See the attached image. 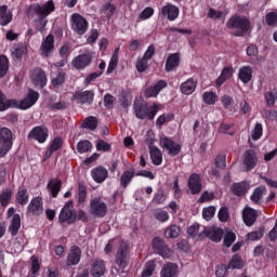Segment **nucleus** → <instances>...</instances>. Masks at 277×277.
Masks as SVG:
<instances>
[{
  "label": "nucleus",
  "instance_id": "obj_6",
  "mask_svg": "<svg viewBox=\"0 0 277 277\" xmlns=\"http://www.w3.org/2000/svg\"><path fill=\"white\" fill-rule=\"evenodd\" d=\"M90 213L93 217H105L107 215V203L101 197H95L90 201Z\"/></svg>",
  "mask_w": 277,
  "mask_h": 277
},
{
  "label": "nucleus",
  "instance_id": "obj_38",
  "mask_svg": "<svg viewBox=\"0 0 277 277\" xmlns=\"http://www.w3.org/2000/svg\"><path fill=\"white\" fill-rule=\"evenodd\" d=\"M18 230H21V215L14 214L9 226V233L14 237L18 235Z\"/></svg>",
  "mask_w": 277,
  "mask_h": 277
},
{
  "label": "nucleus",
  "instance_id": "obj_44",
  "mask_svg": "<svg viewBox=\"0 0 277 277\" xmlns=\"http://www.w3.org/2000/svg\"><path fill=\"white\" fill-rule=\"evenodd\" d=\"M202 100L206 105H215V103H217V93L213 91H206L202 94Z\"/></svg>",
  "mask_w": 277,
  "mask_h": 277
},
{
  "label": "nucleus",
  "instance_id": "obj_54",
  "mask_svg": "<svg viewBox=\"0 0 277 277\" xmlns=\"http://www.w3.org/2000/svg\"><path fill=\"white\" fill-rule=\"evenodd\" d=\"M265 101L269 107L274 106L277 101V88L265 93Z\"/></svg>",
  "mask_w": 277,
  "mask_h": 277
},
{
  "label": "nucleus",
  "instance_id": "obj_64",
  "mask_svg": "<svg viewBox=\"0 0 277 277\" xmlns=\"http://www.w3.org/2000/svg\"><path fill=\"white\" fill-rule=\"evenodd\" d=\"M262 116L267 120H272V121L277 120V110L264 109L262 111Z\"/></svg>",
  "mask_w": 277,
  "mask_h": 277
},
{
  "label": "nucleus",
  "instance_id": "obj_59",
  "mask_svg": "<svg viewBox=\"0 0 277 277\" xmlns=\"http://www.w3.org/2000/svg\"><path fill=\"white\" fill-rule=\"evenodd\" d=\"M155 272V262H147L143 269L142 277H150Z\"/></svg>",
  "mask_w": 277,
  "mask_h": 277
},
{
  "label": "nucleus",
  "instance_id": "obj_30",
  "mask_svg": "<svg viewBox=\"0 0 277 277\" xmlns=\"http://www.w3.org/2000/svg\"><path fill=\"white\" fill-rule=\"evenodd\" d=\"M149 155L154 166H161L163 163V154L159 147L155 145L149 146Z\"/></svg>",
  "mask_w": 277,
  "mask_h": 277
},
{
  "label": "nucleus",
  "instance_id": "obj_49",
  "mask_svg": "<svg viewBox=\"0 0 277 277\" xmlns=\"http://www.w3.org/2000/svg\"><path fill=\"white\" fill-rule=\"evenodd\" d=\"M12 199V189L5 188L1 194H0V203L3 207H8L10 205V200Z\"/></svg>",
  "mask_w": 277,
  "mask_h": 277
},
{
  "label": "nucleus",
  "instance_id": "obj_21",
  "mask_svg": "<svg viewBox=\"0 0 277 277\" xmlns=\"http://www.w3.org/2000/svg\"><path fill=\"white\" fill-rule=\"evenodd\" d=\"M187 235L196 241H201V239H205V226L195 223L188 227Z\"/></svg>",
  "mask_w": 277,
  "mask_h": 277
},
{
  "label": "nucleus",
  "instance_id": "obj_16",
  "mask_svg": "<svg viewBox=\"0 0 277 277\" xmlns=\"http://www.w3.org/2000/svg\"><path fill=\"white\" fill-rule=\"evenodd\" d=\"M259 163V157H256V151L254 149H249L245 151L243 155V166L246 167L247 172L254 170Z\"/></svg>",
  "mask_w": 277,
  "mask_h": 277
},
{
  "label": "nucleus",
  "instance_id": "obj_56",
  "mask_svg": "<svg viewBox=\"0 0 277 277\" xmlns=\"http://www.w3.org/2000/svg\"><path fill=\"white\" fill-rule=\"evenodd\" d=\"M263 137V124L256 123L252 133L251 138L254 140V142L261 140Z\"/></svg>",
  "mask_w": 277,
  "mask_h": 277
},
{
  "label": "nucleus",
  "instance_id": "obj_23",
  "mask_svg": "<svg viewBox=\"0 0 277 277\" xmlns=\"http://www.w3.org/2000/svg\"><path fill=\"white\" fill-rule=\"evenodd\" d=\"M203 232L205 237H208L212 241H222V236L224 235L222 228L215 226L203 227Z\"/></svg>",
  "mask_w": 277,
  "mask_h": 277
},
{
  "label": "nucleus",
  "instance_id": "obj_52",
  "mask_svg": "<svg viewBox=\"0 0 277 277\" xmlns=\"http://www.w3.org/2000/svg\"><path fill=\"white\" fill-rule=\"evenodd\" d=\"M154 217L156 220H158V222L163 223V222H168V220H170V214L166 210L158 209V210H155Z\"/></svg>",
  "mask_w": 277,
  "mask_h": 277
},
{
  "label": "nucleus",
  "instance_id": "obj_31",
  "mask_svg": "<svg viewBox=\"0 0 277 277\" xmlns=\"http://www.w3.org/2000/svg\"><path fill=\"white\" fill-rule=\"evenodd\" d=\"M52 85L54 88H60V85H64L66 82V72L62 69H57L51 74Z\"/></svg>",
  "mask_w": 277,
  "mask_h": 277
},
{
  "label": "nucleus",
  "instance_id": "obj_50",
  "mask_svg": "<svg viewBox=\"0 0 277 277\" xmlns=\"http://www.w3.org/2000/svg\"><path fill=\"white\" fill-rule=\"evenodd\" d=\"M173 114L160 115L156 120V127H158V129H161L166 124V122H170L171 120H173Z\"/></svg>",
  "mask_w": 277,
  "mask_h": 277
},
{
  "label": "nucleus",
  "instance_id": "obj_18",
  "mask_svg": "<svg viewBox=\"0 0 277 277\" xmlns=\"http://www.w3.org/2000/svg\"><path fill=\"white\" fill-rule=\"evenodd\" d=\"M153 248L157 250L162 259H170L172 256V250L166 246V242L161 238H154Z\"/></svg>",
  "mask_w": 277,
  "mask_h": 277
},
{
  "label": "nucleus",
  "instance_id": "obj_20",
  "mask_svg": "<svg viewBox=\"0 0 277 277\" xmlns=\"http://www.w3.org/2000/svg\"><path fill=\"white\" fill-rule=\"evenodd\" d=\"M30 79L34 85H37L38 88H44V85H47V74H44V70L41 68L35 69L30 75Z\"/></svg>",
  "mask_w": 277,
  "mask_h": 277
},
{
  "label": "nucleus",
  "instance_id": "obj_4",
  "mask_svg": "<svg viewBox=\"0 0 277 277\" xmlns=\"http://www.w3.org/2000/svg\"><path fill=\"white\" fill-rule=\"evenodd\" d=\"M227 27L234 36H243L250 29V21L241 16H233L227 22Z\"/></svg>",
  "mask_w": 277,
  "mask_h": 277
},
{
  "label": "nucleus",
  "instance_id": "obj_14",
  "mask_svg": "<svg viewBox=\"0 0 277 277\" xmlns=\"http://www.w3.org/2000/svg\"><path fill=\"white\" fill-rule=\"evenodd\" d=\"M72 207V201H69L61 211L58 215V222L64 223L67 222L68 224H74L75 220H77V214L75 211L70 209Z\"/></svg>",
  "mask_w": 277,
  "mask_h": 277
},
{
  "label": "nucleus",
  "instance_id": "obj_63",
  "mask_svg": "<svg viewBox=\"0 0 277 277\" xmlns=\"http://www.w3.org/2000/svg\"><path fill=\"white\" fill-rule=\"evenodd\" d=\"M266 24L271 27L274 25H277V13L276 12H269L265 16Z\"/></svg>",
  "mask_w": 277,
  "mask_h": 277
},
{
  "label": "nucleus",
  "instance_id": "obj_29",
  "mask_svg": "<svg viewBox=\"0 0 277 277\" xmlns=\"http://www.w3.org/2000/svg\"><path fill=\"white\" fill-rule=\"evenodd\" d=\"M197 85L198 81L194 78H189L181 84L180 91L182 92V94H186L187 96H189V94H194V92H196Z\"/></svg>",
  "mask_w": 277,
  "mask_h": 277
},
{
  "label": "nucleus",
  "instance_id": "obj_11",
  "mask_svg": "<svg viewBox=\"0 0 277 277\" xmlns=\"http://www.w3.org/2000/svg\"><path fill=\"white\" fill-rule=\"evenodd\" d=\"M28 137L36 140L39 144H44L47 140H49V129H47V127L37 126L29 131Z\"/></svg>",
  "mask_w": 277,
  "mask_h": 277
},
{
  "label": "nucleus",
  "instance_id": "obj_22",
  "mask_svg": "<svg viewBox=\"0 0 277 277\" xmlns=\"http://www.w3.org/2000/svg\"><path fill=\"white\" fill-rule=\"evenodd\" d=\"M164 88H168V82H166V80H159L155 85H151L145 90L146 98H155L159 96V92H161V90Z\"/></svg>",
  "mask_w": 277,
  "mask_h": 277
},
{
  "label": "nucleus",
  "instance_id": "obj_25",
  "mask_svg": "<svg viewBox=\"0 0 277 277\" xmlns=\"http://www.w3.org/2000/svg\"><path fill=\"white\" fill-rule=\"evenodd\" d=\"M256 217H259V213L256 210L246 207L242 211V220L247 226H253L254 222H256Z\"/></svg>",
  "mask_w": 277,
  "mask_h": 277
},
{
  "label": "nucleus",
  "instance_id": "obj_61",
  "mask_svg": "<svg viewBox=\"0 0 277 277\" xmlns=\"http://www.w3.org/2000/svg\"><path fill=\"white\" fill-rule=\"evenodd\" d=\"M235 239H237V236L235 235V233L233 232H228L225 237H224V246L226 248H230V246H233V243H235Z\"/></svg>",
  "mask_w": 277,
  "mask_h": 277
},
{
  "label": "nucleus",
  "instance_id": "obj_2",
  "mask_svg": "<svg viewBox=\"0 0 277 277\" xmlns=\"http://www.w3.org/2000/svg\"><path fill=\"white\" fill-rule=\"evenodd\" d=\"M30 12H34V14H37V16H40V21H39V26L38 29L39 31H44V27H47V21H44L43 18H47V16H49V14H51V12H54L55 10V4L53 3V1H48L45 4L40 5V4H32L29 8Z\"/></svg>",
  "mask_w": 277,
  "mask_h": 277
},
{
  "label": "nucleus",
  "instance_id": "obj_46",
  "mask_svg": "<svg viewBox=\"0 0 277 277\" xmlns=\"http://www.w3.org/2000/svg\"><path fill=\"white\" fill-rule=\"evenodd\" d=\"M10 69V61L8 56L1 55L0 56V77H5L8 75V70Z\"/></svg>",
  "mask_w": 277,
  "mask_h": 277
},
{
  "label": "nucleus",
  "instance_id": "obj_19",
  "mask_svg": "<svg viewBox=\"0 0 277 277\" xmlns=\"http://www.w3.org/2000/svg\"><path fill=\"white\" fill-rule=\"evenodd\" d=\"M105 272H107V267L104 260H94L91 264L90 274L93 277H102L105 276Z\"/></svg>",
  "mask_w": 277,
  "mask_h": 277
},
{
  "label": "nucleus",
  "instance_id": "obj_27",
  "mask_svg": "<svg viewBox=\"0 0 277 277\" xmlns=\"http://www.w3.org/2000/svg\"><path fill=\"white\" fill-rule=\"evenodd\" d=\"M81 261V248L72 246L67 254V265H79Z\"/></svg>",
  "mask_w": 277,
  "mask_h": 277
},
{
  "label": "nucleus",
  "instance_id": "obj_51",
  "mask_svg": "<svg viewBox=\"0 0 277 277\" xmlns=\"http://www.w3.org/2000/svg\"><path fill=\"white\" fill-rule=\"evenodd\" d=\"M263 194H265V187L260 186L254 189L253 194L251 195V200L256 205L261 202V199L263 198Z\"/></svg>",
  "mask_w": 277,
  "mask_h": 277
},
{
  "label": "nucleus",
  "instance_id": "obj_7",
  "mask_svg": "<svg viewBox=\"0 0 277 277\" xmlns=\"http://www.w3.org/2000/svg\"><path fill=\"white\" fill-rule=\"evenodd\" d=\"M38 98H40V93L29 89L27 95L22 100H16V109H29L30 107H34L35 103H38Z\"/></svg>",
  "mask_w": 277,
  "mask_h": 277
},
{
  "label": "nucleus",
  "instance_id": "obj_24",
  "mask_svg": "<svg viewBox=\"0 0 277 277\" xmlns=\"http://www.w3.org/2000/svg\"><path fill=\"white\" fill-rule=\"evenodd\" d=\"M188 188L190 194H200L202 192V182L200 181V175L193 173L188 179Z\"/></svg>",
  "mask_w": 277,
  "mask_h": 277
},
{
  "label": "nucleus",
  "instance_id": "obj_34",
  "mask_svg": "<svg viewBox=\"0 0 277 277\" xmlns=\"http://www.w3.org/2000/svg\"><path fill=\"white\" fill-rule=\"evenodd\" d=\"M62 189V180L52 179L48 183V190L50 192L52 198H57V194Z\"/></svg>",
  "mask_w": 277,
  "mask_h": 277
},
{
  "label": "nucleus",
  "instance_id": "obj_42",
  "mask_svg": "<svg viewBox=\"0 0 277 277\" xmlns=\"http://www.w3.org/2000/svg\"><path fill=\"white\" fill-rule=\"evenodd\" d=\"M179 235H181V227L177 225H170L164 230V237H167V239H176Z\"/></svg>",
  "mask_w": 277,
  "mask_h": 277
},
{
  "label": "nucleus",
  "instance_id": "obj_32",
  "mask_svg": "<svg viewBox=\"0 0 277 277\" xmlns=\"http://www.w3.org/2000/svg\"><path fill=\"white\" fill-rule=\"evenodd\" d=\"M161 277H177L179 276V265L174 263H167L160 273Z\"/></svg>",
  "mask_w": 277,
  "mask_h": 277
},
{
  "label": "nucleus",
  "instance_id": "obj_48",
  "mask_svg": "<svg viewBox=\"0 0 277 277\" xmlns=\"http://www.w3.org/2000/svg\"><path fill=\"white\" fill-rule=\"evenodd\" d=\"M16 201L24 207L29 202V195L27 194V189L22 188L16 194Z\"/></svg>",
  "mask_w": 277,
  "mask_h": 277
},
{
  "label": "nucleus",
  "instance_id": "obj_40",
  "mask_svg": "<svg viewBox=\"0 0 277 277\" xmlns=\"http://www.w3.org/2000/svg\"><path fill=\"white\" fill-rule=\"evenodd\" d=\"M135 170H127L121 174L120 177V185L123 188L129 187V185L131 184V182L133 181V177L135 176Z\"/></svg>",
  "mask_w": 277,
  "mask_h": 277
},
{
  "label": "nucleus",
  "instance_id": "obj_28",
  "mask_svg": "<svg viewBox=\"0 0 277 277\" xmlns=\"http://www.w3.org/2000/svg\"><path fill=\"white\" fill-rule=\"evenodd\" d=\"M91 175L95 183H105L107 176H109V171L104 167H96L91 170Z\"/></svg>",
  "mask_w": 277,
  "mask_h": 277
},
{
  "label": "nucleus",
  "instance_id": "obj_12",
  "mask_svg": "<svg viewBox=\"0 0 277 277\" xmlns=\"http://www.w3.org/2000/svg\"><path fill=\"white\" fill-rule=\"evenodd\" d=\"M71 29H74L76 34H78L79 36H83V34L88 31V21L83 16L79 14H74L71 16Z\"/></svg>",
  "mask_w": 277,
  "mask_h": 277
},
{
  "label": "nucleus",
  "instance_id": "obj_3",
  "mask_svg": "<svg viewBox=\"0 0 277 277\" xmlns=\"http://www.w3.org/2000/svg\"><path fill=\"white\" fill-rule=\"evenodd\" d=\"M159 104H154L151 107H148V104L134 103V116H136L138 120H155V117L159 114Z\"/></svg>",
  "mask_w": 277,
  "mask_h": 277
},
{
  "label": "nucleus",
  "instance_id": "obj_1",
  "mask_svg": "<svg viewBox=\"0 0 277 277\" xmlns=\"http://www.w3.org/2000/svg\"><path fill=\"white\" fill-rule=\"evenodd\" d=\"M119 246L116 253L115 259V269L117 274H124L127 272V267H129V263L131 261V248L129 243L120 240V238H115L108 241L104 251L106 254H110V252Z\"/></svg>",
  "mask_w": 277,
  "mask_h": 277
},
{
  "label": "nucleus",
  "instance_id": "obj_60",
  "mask_svg": "<svg viewBox=\"0 0 277 277\" xmlns=\"http://www.w3.org/2000/svg\"><path fill=\"white\" fill-rule=\"evenodd\" d=\"M259 239H263V229L251 232L247 234L248 241H259Z\"/></svg>",
  "mask_w": 277,
  "mask_h": 277
},
{
  "label": "nucleus",
  "instance_id": "obj_33",
  "mask_svg": "<svg viewBox=\"0 0 277 277\" xmlns=\"http://www.w3.org/2000/svg\"><path fill=\"white\" fill-rule=\"evenodd\" d=\"M238 78L245 84L250 83V81H252V67L249 65L240 67L238 70Z\"/></svg>",
  "mask_w": 277,
  "mask_h": 277
},
{
  "label": "nucleus",
  "instance_id": "obj_36",
  "mask_svg": "<svg viewBox=\"0 0 277 277\" xmlns=\"http://www.w3.org/2000/svg\"><path fill=\"white\" fill-rule=\"evenodd\" d=\"M248 189H250L248 182L234 183L232 186V192L235 196H243V194H247Z\"/></svg>",
  "mask_w": 277,
  "mask_h": 277
},
{
  "label": "nucleus",
  "instance_id": "obj_5",
  "mask_svg": "<svg viewBox=\"0 0 277 277\" xmlns=\"http://www.w3.org/2000/svg\"><path fill=\"white\" fill-rule=\"evenodd\" d=\"M12 148V131L8 128H0V157H5Z\"/></svg>",
  "mask_w": 277,
  "mask_h": 277
},
{
  "label": "nucleus",
  "instance_id": "obj_35",
  "mask_svg": "<svg viewBox=\"0 0 277 277\" xmlns=\"http://www.w3.org/2000/svg\"><path fill=\"white\" fill-rule=\"evenodd\" d=\"M234 72L235 70L233 69V66L224 67L220 77L216 79V85L220 88V85L233 77Z\"/></svg>",
  "mask_w": 277,
  "mask_h": 277
},
{
  "label": "nucleus",
  "instance_id": "obj_39",
  "mask_svg": "<svg viewBox=\"0 0 277 277\" xmlns=\"http://www.w3.org/2000/svg\"><path fill=\"white\" fill-rule=\"evenodd\" d=\"M12 23V12L8 11V6H0V25L5 27V25H10Z\"/></svg>",
  "mask_w": 277,
  "mask_h": 277
},
{
  "label": "nucleus",
  "instance_id": "obj_10",
  "mask_svg": "<svg viewBox=\"0 0 277 277\" xmlns=\"http://www.w3.org/2000/svg\"><path fill=\"white\" fill-rule=\"evenodd\" d=\"M92 60H94V56L90 51H87L78 56H76L71 64L76 70H83L84 68H88L90 64H92Z\"/></svg>",
  "mask_w": 277,
  "mask_h": 277
},
{
  "label": "nucleus",
  "instance_id": "obj_58",
  "mask_svg": "<svg viewBox=\"0 0 277 277\" xmlns=\"http://www.w3.org/2000/svg\"><path fill=\"white\" fill-rule=\"evenodd\" d=\"M148 60L147 58H144V57H142V58H138L137 60V62H136V70L138 71V72H145V70H147L148 69Z\"/></svg>",
  "mask_w": 277,
  "mask_h": 277
},
{
  "label": "nucleus",
  "instance_id": "obj_9",
  "mask_svg": "<svg viewBox=\"0 0 277 277\" xmlns=\"http://www.w3.org/2000/svg\"><path fill=\"white\" fill-rule=\"evenodd\" d=\"M160 146L170 155L171 157H176L181 153V144L174 142L168 136L160 137Z\"/></svg>",
  "mask_w": 277,
  "mask_h": 277
},
{
  "label": "nucleus",
  "instance_id": "obj_57",
  "mask_svg": "<svg viewBox=\"0 0 277 277\" xmlns=\"http://www.w3.org/2000/svg\"><path fill=\"white\" fill-rule=\"evenodd\" d=\"M102 14H105L107 18L110 16H114V13L116 12V6L111 3H106L102 6L101 10Z\"/></svg>",
  "mask_w": 277,
  "mask_h": 277
},
{
  "label": "nucleus",
  "instance_id": "obj_62",
  "mask_svg": "<svg viewBox=\"0 0 277 277\" xmlns=\"http://www.w3.org/2000/svg\"><path fill=\"white\" fill-rule=\"evenodd\" d=\"M85 198H88V190L83 184H79L78 203L83 205V202H85Z\"/></svg>",
  "mask_w": 277,
  "mask_h": 277
},
{
  "label": "nucleus",
  "instance_id": "obj_13",
  "mask_svg": "<svg viewBox=\"0 0 277 277\" xmlns=\"http://www.w3.org/2000/svg\"><path fill=\"white\" fill-rule=\"evenodd\" d=\"M72 101L78 105H92L94 102V91H76Z\"/></svg>",
  "mask_w": 277,
  "mask_h": 277
},
{
  "label": "nucleus",
  "instance_id": "obj_43",
  "mask_svg": "<svg viewBox=\"0 0 277 277\" xmlns=\"http://www.w3.org/2000/svg\"><path fill=\"white\" fill-rule=\"evenodd\" d=\"M243 267V260L241 255L235 254L227 265V269H241Z\"/></svg>",
  "mask_w": 277,
  "mask_h": 277
},
{
  "label": "nucleus",
  "instance_id": "obj_15",
  "mask_svg": "<svg viewBox=\"0 0 277 277\" xmlns=\"http://www.w3.org/2000/svg\"><path fill=\"white\" fill-rule=\"evenodd\" d=\"M44 213V207L41 197H35L28 205L27 214L28 215H42Z\"/></svg>",
  "mask_w": 277,
  "mask_h": 277
},
{
  "label": "nucleus",
  "instance_id": "obj_55",
  "mask_svg": "<svg viewBox=\"0 0 277 277\" xmlns=\"http://www.w3.org/2000/svg\"><path fill=\"white\" fill-rule=\"evenodd\" d=\"M216 208L213 206L202 209V217L209 222L215 215Z\"/></svg>",
  "mask_w": 277,
  "mask_h": 277
},
{
  "label": "nucleus",
  "instance_id": "obj_53",
  "mask_svg": "<svg viewBox=\"0 0 277 277\" xmlns=\"http://www.w3.org/2000/svg\"><path fill=\"white\" fill-rule=\"evenodd\" d=\"M98 124V121L95 117H88L84 119L82 127L83 129H90V131H94Z\"/></svg>",
  "mask_w": 277,
  "mask_h": 277
},
{
  "label": "nucleus",
  "instance_id": "obj_47",
  "mask_svg": "<svg viewBox=\"0 0 277 277\" xmlns=\"http://www.w3.org/2000/svg\"><path fill=\"white\" fill-rule=\"evenodd\" d=\"M77 150L80 153V155H83L84 153H90L92 150V143L88 140L80 141L77 144Z\"/></svg>",
  "mask_w": 277,
  "mask_h": 277
},
{
  "label": "nucleus",
  "instance_id": "obj_17",
  "mask_svg": "<svg viewBox=\"0 0 277 277\" xmlns=\"http://www.w3.org/2000/svg\"><path fill=\"white\" fill-rule=\"evenodd\" d=\"M160 14H162L163 18H167V21H176L180 14L179 6L167 3L161 8Z\"/></svg>",
  "mask_w": 277,
  "mask_h": 277
},
{
  "label": "nucleus",
  "instance_id": "obj_45",
  "mask_svg": "<svg viewBox=\"0 0 277 277\" xmlns=\"http://www.w3.org/2000/svg\"><path fill=\"white\" fill-rule=\"evenodd\" d=\"M27 48L25 44H19L12 50L13 60H23V55H26Z\"/></svg>",
  "mask_w": 277,
  "mask_h": 277
},
{
  "label": "nucleus",
  "instance_id": "obj_26",
  "mask_svg": "<svg viewBox=\"0 0 277 277\" xmlns=\"http://www.w3.org/2000/svg\"><path fill=\"white\" fill-rule=\"evenodd\" d=\"M180 64H181V54L173 53L168 56L164 68L167 72H172V70H176V68H179Z\"/></svg>",
  "mask_w": 277,
  "mask_h": 277
},
{
  "label": "nucleus",
  "instance_id": "obj_41",
  "mask_svg": "<svg viewBox=\"0 0 277 277\" xmlns=\"http://www.w3.org/2000/svg\"><path fill=\"white\" fill-rule=\"evenodd\" d=\"M120 54V48H117L114 53L113 56L110 57L108 67H107V75H111V72H114L116 70V68H118V55Z\"/></svg>",
  "mask_w": 277,
  "mask_h": 277
},
{
  "label": "nucleus",
  "instance_id": "obj_8",
  "mask_svg": "<svg viewBox=\"0 0 277 277\" xmlns=\"http://www.w3.org/2000/svg\"><path fill=\"white\" fill-rule=\"evenodd\" d=\"M55 51V37L53 35H48L41 42L40 53L43 60L51 57Z\"/></svg>",
  "mask_w": 277,
  "mask_h": 277
},
{
  "label": "nucleus",
  "instance_id": "obj_37",
  "mask_svg": "<svg viewBox=\"0 0 277 277\" xmlns=\"http://www.w3.org/2000/svg\"><path fill=\"white\" fill-rule=\"evenodd\" d=\"M16 100H8L3 92L0 91V111H6L10 108H16Z\"/></svg>",
  "mask_w": 277,
  "mask_h": 277
}]
</instances>
